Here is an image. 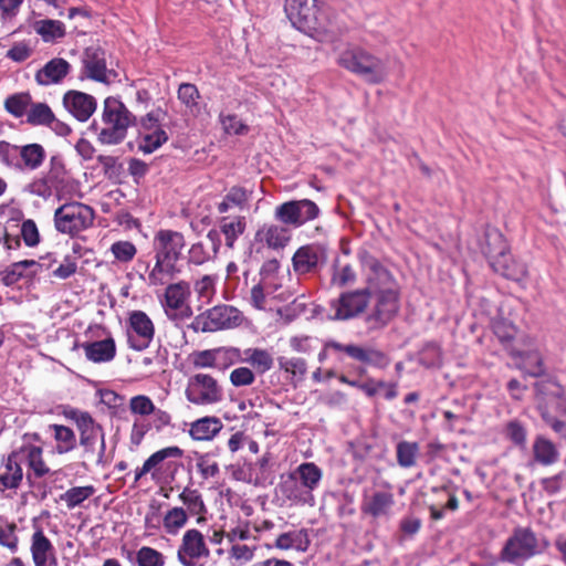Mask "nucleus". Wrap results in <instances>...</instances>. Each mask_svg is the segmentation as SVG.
<instances>
[{
	"label": "nucleus",
	"instance_id": "1",
	"mask_svg": "<svg viewBox=\"0 0 566 566\" xmlns=\"http://www.w3.org/2000/svg\"><path fill=\"white\" fill-rule=\"evenodd\" d=\"M285 13L297 30L322 43H333L346 32V24L326 6L308 0H285Z\"/></svg>",
	"mask_w": 566,
	"mask_h": 566
},
{
	"label": "nucleus",
	"instance_id": "2",
	"mask_svg": "<svg viewBox=\"0 0 566 566\" xmlns=\"http://www.w3.org/2000/svg\"><path fill=\"white\" fill-rule=\"evenodd\" d=\"M153 244L156 262L147 280L150 286H159L180 273L177 262L181 259L186 241L181 232L161 229L155 234Z\"/></svg>",
	"mask_w": 566,
	"mask_h": 566
},
{
	"label": "nucleus",
	"instance_id": "3",
	"mask_svg": "<svg viewBox=\"0 0 566 566\" xmlns=\"http://www.w3.org/2000/svg\"><path fill=\"white\" fill-rule=\"evenodd\" d=\"M549 545V541L544 535L536 534L528 526H517L500 551L499 560L514 566H524L528 559L544 554Z\"/></svg>",
	"mask_w": 566,
	"mask_h": 566
},
{
	"label": "nucleus",
	"instance_id": "4",
	"mask_svg": "<svg viewBox=\"0 0 566 566\" xmlns=\"http://www.w3.org/2000/svg\"><path fill=\"white\" fill-rule=\"evenodd\" d=\"M337 63L369 84H379L387 76L386 63L358 45H348L337 57Z\"/></svg>",
	"mask_w": 566,
	"mask_h": 566
},
{
	"label": "nucleus",
	"instance_id": "5",
	"mask_svg": "<svg viewBox=\"0 0 566 566\" xmlns=\"http://www.w3.org/2000/svg\"><path fill=\"white\" fill-rule=\"evenodd\" d=\"M485 243L482 247L483 253L489 259L494 272L502 276L520 282L527 275V268L523 262L515 260L507 250L503 235L496 231L485 233Z\"/></svg>",
	"mask_w": 566,
	"mask_h": 566
},
{
	"label": "nucleus",
	"instance_id": "6",
	"mask_svg": "<svg viewBox=\"0 0 566 566\" xmlns=\"http://www.w3.org/2000/svg\"><path fill=\"white\" fill-rule=\"evenodd\" d=\"M537 409L544 422L566 440V405L559 395V387L553 382L536 384Z\"/></svg>",
	"mask_w": 566,
	"mask_h": 566
},
{
	"label": "nucleus",
	"instance_id": "7",
	"mask_svg": "<svg viewBox=\"0 0 566 566\" xmlns=\"http://www.w3.org/2000/svg\"><path fill=\"white\" fill-rule=\"evenodd\" d=\"M94 210L82 202H66L54 211L55 229L63 234L75 237L88 229L94 221Z\"/></svg>",
	"mask_w": 566,
	"mask_h": 566
},
{
	"label": "nucleus",
	"instance_id": "8",
	"mask_svg": "<svg viewBox=\"0 0 566 566\" xmlns=\"http://www.w3.org/2000/svg\"><path fill=\"white\" fill-rule=\"evenodd\" d=\"M242 322L243 315L238 308L230 305H217L197 315L189 327L196 333H207L238 327Z\"/></svg>",
	"mask_w": 566,
	"mask_h": 566
},
{
	"label": "nucleus",
	"instance_id": "9",
	"mask_svg": "<svg viewBox=\"0 0 566 566\" xmlns=\"http://www.w3.org/2000/svg\"><path fill=\"white\" fill-rule=\"evenodd\" d=\"M185 396L195 406H212L223 400V389L209 374H195L187 380Z\"/></svg>",
	"mask_w": 566,
	"mask_h": 566
},
{
	"label": "nucleus",
	"instance_id": "10",
	"mask_svg": "<svg viewBox=\"0 0 566 566\" xmlns=\"http://www.w3.org/2000/svg\"><path fill=\"white\" fill-rule=\"evenodd\" d=\"M375 303L366 316L369 329H380L387 326L398 314L400 308L398 290L380 291L374 293Z\"/></svg>",
	"mask_w": 566,
	"mask_h": 566
},
{
	"label": "nucleus",
	"instance_id": "11",
	"mask_svg": "<svg viewBox=\"0 0 566 566\" xmlns=\"http://www.w3.org/2000/svg\"><path fill=\"white\" fill-rule=\"evenodd\" d=\"M190 295V284L186 281H179L166 287L163 306L170 321L184 322L192 316L193 312L188 303Z\"/></svg>",
	"mask_w": 566,
	"mask_h": 566
},
{
	"label": "nucleus",
	"instance_id": "12",
	"mask_svg": "<svg viewBox=\"0 0 566 566\" xmlns=\"http://www.w3.org/2000/svg\"><path fill=\"white\" fill-rule=\"evenodd\" d=\"M126 325L129 348L137 352L147 349L155 337V325L150 317L144 311H132Z\"/></svg>",
	"mask_w": 566,
	"mask_h": 566
},
{
	"label": "nucleus",
	"instance_id": "13",
	"mask_svg": "<svg viewBox=\"0 0 566 566\" xmlns=\"http://www.w3.org/2000/svg\"><path fill=\"white\" fill-rule=\"evenodd\" d=\"M319 208L310 199L291 200L277 206L274 217L285 226L298 228L304 223L316 219Z\"/></svg>",
	"mask_w": 566,
	"mask_h": 566
},
{
	"label": "nucleus",
	"instance_id": "14",
	"mask_svg": "<svg viewBox=\"0 0 566 566\" xmlns=\"http://www.w3.org/2000/svg\"><path fill=\"white\" fill-rule=\"evenodd\" d=\"M358 258L363 270L366 273L367 287L369 293H379L380 291L398 290L397 283L389 272L378 259L367 251H360Z\"/></svg>",
	"mask_w": 566,
	"mask_h": 566
},
{
	"label": "nucleus",
	"instance_id": "15",
	"mask_svg": "<svg viewBox=\"0 0 566 566\" xmlns=\"http://www.w3.org/2000/svg\"><path fill=\"white\" fill-rule=\"evenodd\" d=\"M210 555V548L199 530L190 528L184 533L177 549V559L181 566H197L201 559H208Z\"/></svg>",
	"mask_w": 566,
	"mask_h": 566
},
{
	"label": "nucleus",
	"instance_id": "16",
	"mask_svg": "<svg viewBox=\"0 0 566 566\" xmlns=\"http://www.w3.org/2000/svg\"><path fill=\"white\" fill-rule=\"evenodd\" d=\"M325 348L334 350L335 353H343L355 361L380 369L386 368L390 363L389 357L384 352L374 347H364L353 343L342 344L331 339L325 343Z\"/></svg>",
	"mask_w": 566,
	"mask_h": 566
},
{
	"label": "nucleus",
	"instance_id": "17",
	"mask_svg": "<svg viewBox=\"0 0 566 566\" xmlns=\"http://www.w3.org/2000/svg\"><path fill=\"white\" fill-rule=\"evenodd\" d=\"M370 297L369 289L365 287L342 293L332 302V307L335 310L334 318L348 321L359 316L366 311Z\"/></svg>",
	"mask_w": 566,
	"mask_h": 566
},
{
	"label": "nucleus",
	"instance_id": "18",
	"mask_svg": "<svg viewBox=\"0 0 566 566\" xmlns=\"http://www.w3.org/2000/svg\"><path fill=\"white\" fill-rule=\"evenodd\" d=\"M80 433V446L83 448L84 457H91L96 453V463L102 464L105 451V432L103 427L91 418L77 428Z\"/></svg>",
	"mask_w": 566,
	"mask_h": 566
},
{
	"label": "nucleus",
	"instance_id": "19",
	"mask_svg": "<svg viewBox=\"0 0 566 566\" xmlns=\"http://www.w3.org/2000/svg\"><path fill=\"white\" fill-rule=\"evenodd\" d=\"M136 116L125 106V104L113 96L104 101L102 124L116 126L127 132L128 127L135 125Z\"/></svg>",
	"mask_w": 566,
	"mask_h": 566
},
{
	"label": "nucleus",
	"instance_id": "20",
	"mask_svg": "<svg viewBox=\"0 0 566 566\" xmlns=\"http://www.w3.org/2000/svg\"><path fill=\"white\" fill-rule=\"evenodd\" d=\"M395 505L394 494L387 491H375L371 494L364 493L360 511L373 518H388Z\"/></svg>",
	"mask_w": 566,
	"mask_h": 566
},
{
	"label": "nucleus",
	"instance_id": "21",
	"mask_svg": "<svg viewBox=\"0 0 566 566\" xmlns=\"http://www.w3.org/2000/svg\"><path fill=\"white\" fill-rule=\"evenodd\" d=\"M63 104L66 111L77 120L86 122L96 109V99L80 91H69L64 94Z\"/></svg>",
	"mask_w": 566,
	"mask_h": 566
},
{
	"label": "nucleus",
	"instance_id": "22",
	"mask_svg": "<svg viewBox=\"0 0 566 566\" xmlns=\"http://www.w3.org/2000/svg\"><path fill=\"white\" fill-rule=\"evenodd\" d=\"M23 481V470L19 453L13 450L0 464V492L17 490Z\"/></svg>",
	"mask_w": 566,
	"mask_h": 566
},
{
	"label": "nucleus",
	"instance_id": "23",
	"mask_svg": "<svg viewBox=\"0 0 566 566\" xmlns=\"http://www.w3.org/2000/svg\"><path fill=\"white\" fill-rule=\"evenodd\" d=\"M221 247L220 233L217 230H210L206 241L193 243L188 251V263L202 265L213 259Z\"/></svg>",
	"mask_w": 566,
	"mask_h": 566
},
{
	"label": "nucleus",
	"instance_id": "24",
	"mask_svg": "<svg viewBox=\"0 0 566 566\" xmlns=\"http://www.w3.org/2000/svg\"><path fill=\"white\" fill-rule=\"evenodd\" d=\"M31 554L35 566H57L55 548L41 528L32 535Z\"/></svg>",
	"mask_w": 566,
	"mask_h": 566
},
{
	"label": "nucleus",
	"instance_id": "25",
	"mask_svg": "<svg viewBox=\"0 0 566 566\" xmlns=\"http://www.w3.org/2000/svg\"><path fill=\"white\" fill-rule=\"evenodd\" d=\"M83 65L85 75L96 82H107L105 51L98 46H90L84 51Z\"/></svg>",
	"mask_w": 566,
	"mask_h": 566
},
{
	"label": "nucleus",
	"instance_id": "26",
	"mask_svg": "<svg viewBox=\"0 0 566 566\" xmlns=\"http://www.w3.org/2000/svg\"><path fill=\"white\" fill-rule=\"evenodd\" d=\"M70 71L71 64L66 60L54 57L35 73V81L42 86L60 84Z\"/></svg>",
	"mask_w": 566,
	"mask_h": 566
},
{
	"label": "nucleus",
	"instance_id": "27",
	"mask_svg": "<svg viewBox=\"0 0 566 566\" xmlns=\"http://www.w3.org/2000/svg\"><path fill=\"white\" fill-rule=\"evenodd\" d=\"M533 461L543 467H549L559 461L558 447L543 434L535 437L532 446Z\"/></svg>",
	"mask_w": 566,
	"mask_h": 566
},
{
	"label": "nucleus",
	"instance_id": "28",
	"mask_svg": "<svg viewBox=\"0 0 566 566\" xmlns=\"http://www.w3.org/2000/svg\"><path fill=\"white\" fill-rule=\"evenodd\" d=\"M285 224H264L255 233V239L265 242L271 249H283L291 240V230Z\"/></svg>",
	"mask_w": 566,
	"mask_h": 566
},
{
	"label": "nucleus",
	"instance_id": "29",
	"mask_svg": "<svg viewBox=\"0 0 566 566\" xmlns=\"http://www.w3.org/2000/svg\"><path fill=\"white\" fill-rule=\"evenodd\" d=\"M46 158V151L41 144L19 145L18 171L38 170Z\"/></svg>",
	"mask_w": 566,
	"mask_h": 566
},
{
	"label": "nucleus",
	"instance_id": "30",
	"mask_svg": "<svg viewBox=\"0 0 566 566\" xmlns=\"http://www.w3.org/2000/svg\"><path fill=\"white\" fill-rule=\"evenodd\" d=\"M85 356L93 363H107L114 359L116 355V344L113 337L102 340L83 343Z\"/></svg>",
	"mask_w": 566,
	"mask_h": 566
},
{
	"label": "nucleus",
	"instance_id": "31",
	"mask_svg": "<svg viewBox=\"0 0 566 566\" xmlns=\"http://www.w3.org/2000/svg\"><path fill=\"white\" fill-rule=\"evenodd\" d=\"M42 175L56 196L63 192L69 185L67 170L61 155H53L50 158L49 169Z\"/></svg>",
	"mask_w": 566,
	"mask_h": 566
},
{
	"label": "nucleus",
	"instance_id": "32",
	"mask_svg": "<svg viewBox=\"0 0 566 566\" xmlns=\"http://www.w3.org/2000/svg\"><path fill=\"white\" fill-rule=\"evenodd\" d=\"M41 268L34 260L18 261L1 272V281L6 286H11L22 277L35 276Z\"/></svg>",
	"mask_w": 566,
	"mask_h": 566
},
{
	"label": "nucleus",
	"instance_id": "33",
	"mask_svg": "<svg viewBox=\"0 0 566 566\" xmlns=\"http://www.w3.org/2000/svg\"><path fill=\"white\" fill-rule=\"evenodd\" d=\"M15 452L20 455L21 464L27 463L36 478H42L50 472L49 467L43 461L41 447L28 443L15 449Z\"/></svg>",
	"mask_w": 566,
	"mask_h": 566
},
{
	"label": "nucleus",
	"instance_id": "34",
	"mask_svg": "<svg viewBox=\"0 0 566 566\" xmlns=\"http://www.w3.org/2000/svg\"><path fill=\"white\" fill-rule=\"evenodd\" d=\"M223 428L222 421L212 416H206L190 423L189 436L196 441L212 440Z\"/></svg>",
	"mask_w": 566,
	"mask_h": 566
},
{
	"label": "nucleus",
	"instance_id": "35",
	"mask_svg": "<svg viewBox=\"0 0 566 566\" xmlns=\"http://www.w3.org/2000/svg\"><path fill=\"white\" fill-rule=\"evenodd\" d=\"M318 248L303 245L296 250L292 258L293 269L297 274H306L314 271L318 264Z\"/></svg>",
	"mask_w": 566,
	"mask_h": 566
},
{
	"label": "nucleus",
	"instance_id": "36",
	"mask_svg": "<svg viewBox=\"0 0 566 566\" xmlns=\"http://www.w3.org/2000/svg\"><path fill=\"white\" fill-rule=\"evenodd\" d=\"M310 544L311 541L308 537V533L304 528L282 533L281 535L277 536L275 541V547L283 551L294 548L300 552H305L307 551Z\"/></svg>",
	"mask_w": 566,
	"mask_h": 566
},
{
	"label": "nucleus",
	"instance_id": "37",
	"mask_svg": "<svg viewBox=\"0 0 566 566\" xmlns=\"http://www.w3.org/2000/svg\"><path fill=\"white\" fill-rule=\"evenodd\" d=\"M184 451L176 446L160 449L153 453L143 464L140 469L135 472V482L139 481L145 474L155 469L158 464L168 458H181Z\"/></svg>",
	"mask_w": 566,
	"mask_h": 566
},
{
	"label": "nucleus",
	"instance_id": "38",
	"mask_svg": "<svg viewBox=\"0 0 566 566\" xmlns=\"http://www.w3.org/2000/svg\"><path fill=\"white\" fill-rule=\"evenodd\" d=\"M282 494L290 501L307 503L313 500V494L306 491L292 472L280 484Z\"/></svg>",
	"mask_w": 566,
	"mask_h": 566
},
{
	"label": "nucleus",
	"instance_id": "39",
	"mask_svg": "<svg viewBox=\"0 0 566 566\" xmlns=\"http://www.w3.org/2000/svg\"><path fill=\"white\" fill-rule=\"evenodd\" d=\"M243 361L251 365L256 373L265 374L269 371L274 364L273 356L270 352L263 348H247L244 352Z\"/></svg>",
	"mask_w": 566,
	"mask_h": 566
},
{
	"label": "nucleus",
	"instance_id": "40",
	"mask_svg": "<svg viewBox=\"0 0 566 566\" xmlns=\"http://www.w3.org/2000/svg\"><path fill=\"white\" fill-rule=\"evenodd\" d=\"M50 430L53 432L56 442L55 451L59 454H64L73 451L77 446L75 432L63 424H51Z\"/></svg>",
	"mask_w": 566,
	"mask_h": 566
},
{
	"label": "nucleus",
	"instance_id": "41",
	"mask_svg": "<svg viewBox=\"0 0 566 566\" xmlns=\"http://www.w3.org/2000/svg\"><path fill=\"white\" fill-rule=\"evenodd\" d=\"M292 473L296 475L298 482L310 493L317 488L322 479V470L313 462L300 464Z\"/></svg>",
	"mask_w": 566,
	"mask_h": 566
},
{
	"label": "nucleus",
	"instance_id": "42",
	"mask_svg": "<svg viewBox=\"0 0 566 566\" xmlns=\"http://www.w3.org/2000/svg\"><path fill=\"white\" fill-rule=\"evenodd\" d=\"M247 228L245 217L238 216L234 218L224 217L221 220L220 230L224 235L226 245L230 249L234 247L237 239L243 234Z\"/></svg>",
	"mask_w": 566,
	"mask_h": 566
},
{
	"label": "nucleus",
	"instance_id": "43",
	"mask_svg": "<svg viewBox=\"0 0 566 566\" xmlns=\"http://www.w3.org/2000/svg\"><path fill=\"white\" fill-rule=\"evenodd\" d=\"M420 452L418 442L401 440L396 446V459L399 467L409 469L416 465Z\"/></svg>",
	"mask_w": 566,
	"mask_h": 566
},
{
	"label": "nucleus",
	"instance_id": "44",
	"mask_svg": "<svg viewBox=\"0 0 566 566\" xmlns=\"http://www.w3.org/2000/svg\"><path fill=\"white\" fill-rule=\"evenodd\" d=\"M177 97L187 112L191 115H198L200 112L199 99L201 97L199 90L192 83H181L177 91Z\"/></svg>",
	"mask_w": 566,
	"mask_h": 566
},
{
	"label": "nucleus",
	"instance_id": "45",
	"mask_svg": "<svg viewBox=\"0 0 566 566\" xmlns=\"http://www.w3.org/2000/svg\"><path fill=\"white\" fill-rule=\"evenodd\" d=\"M35 32L43 41L51 42L65 35L64 24L59 20L44 19L34 22Z\"/></svg>",
	"mask_w": 566,
	"mask_h": 566
},
{
	"label": "nucleus",
	"instance_id": "46",
	"mask_svg": "<svg viewBox=\"0 0 566 566\" xmlns=\"http://www.w3.org/2000/svg\"><path fill=\"white\" fill-rule=\"evenodd\" d=\"M188 522V513L176 506L167 511L163 517V526L167 534L176 535Z\"/></svg>",
	"mask_w": 566,
	"mask_h": 566
},
{
	"label": "nucleus",
	"instance_id": "47",
	"mask_svg": "<svg viewBox=\"0 0 566 566\" xmlns=\"http://www.w3.org/2000/svg\"><path fill=\"white\" fill-rule=\"evenodd\" d=\"M433 492H437L442 497L447 499V503L444 505L439 506L438 504H429L428 509L430 512V517L434 521H439L444 516V510L457 511L459 507L458 497L449 491L448 488L443 486L441 489H433Z\"/></svg>",
	"mask_w": 566,
	"mask_h": 566
},
{
	"label": "nucleus",
	"instance_id": "48",
	"mask_svg": "<svg viewBox=\"0 0 566 566\" xmlns=\"http://www.w3.org/2000/svg\"><path fill=\"white\" fill-rule=\"evenodd\" d=\"M248 200V191L242 187L234 186L230 188V190L224 196L223 200L220 203H218L217 209L220 213H224L233 207L243 208L247 205Z\"/></svg>",
	"mask_w": 566,
	"mask_h": 566
},
{
	"label": "nucleus",
	"instance_id": "49",
	"mask_svg": "<svg viewBox=\"0 0 566 566\" xmlns=\"http://www.w3.org/2000/svg\"><path fill=\"white\" fill-rule=\"evenodd\" d=\"M521 358L520 368L531 377H539L545 374L543 359L537 352H525L518 354Z\"/></svg>",
	"mask_w": 566,
	"mask_h": 566
},
{
	"label": "nucleus",
	"instance_id": "50",
	"mask_svg": "<svg viewBox=\"0 0 566 566\" xmlns=\"http://www.w3.org/2000/svg\"><path fill=\"white\" fill-rule=\"evenodd\" d=\"M179 500L187 506V513L190 515H201L207 511L198 490L185 488L179 494Z\"/></svg>",
	"mask_w": 566,
	"mask_h": 566
},
{
	"label": "nucleus",
	"instance_id": "51",
	"mask_svg": "<svg viewBox=\"0 0 566 566\" xmlns=\"http://www.w3.org/2000/svg\"><path fill=\"white\" fill-rule=\"evenodd\" d=\"M503 433L505 438L517 448H526L527 430L520 420L513 419L506 422L503 429Z\"/></svg>",
	"mask_w": 566,
	"mask_h": 566
},
{
	"label": "nucleus",
	"instance_id": "52",
	"mask_svg": "<svg viewBox=\"0 0 566 566\" xmlns=\"http://www.w3.org/2000/svg\"><path fill=\"white\" fill-rule=\"evenodd\" d=\"M95 492L92 485L74 486L69 489L65 493L60 495L61 501H64L70 510L81 505L85 500L91 497Z\"/></svg>",
	"mask_w": 566,
	"mask_h": 566
},
{
	"label": "nucleus",
	"instance_id": "53",
	"mask_svg": "<svg viewBox=\"0 0 566 566\" xmlns=\"http://www.w3.org/2000/svg\"><path fill=\"white\" fill-rule=\"evenodd\" d=\"M78 250H80V245L74 244L73 253L66 254L63 258L62 263L55 270H53L52 275L54 277H57L60 280H66L76 273L77 261L80 259V256L77 254Z\"/></svg>",
	"mask_w": 566,
	"mask_h": 566
},
{
	"label": "nucleus",
	"instance_id": "54",
	"mask_svg": "<svg viewBox=\"0 0 566 566\" xmlns=\"http://www.w3.org/2000/svg\"><path fill=\"white\" fill-rule=\"evenodd\" d=\"M31 104V96L29 93H19L10 95L4 101V109L14 117H22Z\"/></svg>",
	"mask_w": 566,
	"mask_h": 566
},
{
	"label": "nucleus",
	"instance_id": "55",
	"mask_svg": "<svg viewBox=\"0 0 566 566\" xmlns=\"http://www.w3.org/2000/svg\"><path fill=\"white\" fill-rule=\"evenodd\" d=\"M27 120L31 125H51L55 118L46 104L36 103L29 111Z\"/></svg>",
	"mask_w": 566,
	"mask_h": 566
},
{
	"label": "nucleus",
	"instance_id": "56",
	"mask_svg": "<svg viewBox=\"0 0 566 566\" xmlns=\"http://www.w3.org/2000/svg\"><path fill=\"white\" fill-rule=\"evenodd\" d=\"M166 557L159 551L143 546L136 553L137 566H165Z\"/></svg>",
	"mask_w": 566,
	"mask_h": 566
},
{
	"label": "nucleus",
	"instance_id": "57",
	"mask_svg": "<svg viewBox=\"0 0 566 566\" xmlns=\"http://www.w3.org/2000/svg\"><path fill=\"white\" fill-rule=\"evenodd\" d=\"M495 336L503 344L512 342L517 333V327L504 317H496L492 322Z\"/></svg>",
	"mask_w": 566,
	"mask_h": 566
},
{
	"label": "nucleus",
	"instance_id": "58",
	"mask_svg": "<svg viewBox=\"0 0 566 566\" xmlns=\"http://www.w3.org/2000/svg\"><path fill=\"white\" fill-rule=\"evenodd\" d=\"M167 140V133L161 128H157L156 130L146 134L142 138V142L138 145V149L144 154H151Z\"/></svg>",
	"mask_w": 566,
	"mask_h": 566
},
{
	"label": "nucleus",
	"instance_id": "59",
	"mask_svg": "<svg viewBox=\"0 0 566 566\" xmlns=\"http://www.w3.org/2000/svg\"><path fill=\"white\" fill-rule=\"evenodd\" d=\"M0 163L7 168L18 171L19 167V145L7 140H0Z\"/></svg>",
	"mask_w": 566,
	"mask_h": 566
},
{
	"label": "nucleus",
	"instance_id": "60",
	"mask_svg": "<svg viewBox=\"0 0 566 566\" xmlns=\"http://www.w3.org/2000/svg\"><path fill=\"white\" fill-rule=\"evenodd\" d=\"M280 369L291 374L294 377L303 378L307 371V364L304 358L301 357H279L277 358Z\"/></svg>",
	"mask_w": 566,
	"mask_h": 566
},
{
	"label": "nucleus",
	"instance_id": "61",
	"mask_svg": "<svg viewBox=\"0 0 566 566\" xmlns=\"http://www.w3.org/2000/svg\"><path fill=\"white\" fill-rule=\"evenodd\" d=\"M543 491L554 496L566 490V471H560L555 475L544 478L541 480Z\"/></svg>",
	"mask_w": 566,
	"mask_h": 566
},
{
	"label": "nucleus",
	"instance_id": "62",
	"mask_svg": "<svg viewBox=\"0 0 566 566\" xmlns=\"http://www.w3.org/2000/svg\"><path fill=\"white\" fill-rule=\"evenodd\" d=\"M127 136V132L119 129L116 126L103 124L99 133L97 134V140L103 145H118Z\"/></svg>",
	"mask_w": 566,
	"mask_h": 566
},
{
	"label": "nucleus",
	"instance_id": "63",
	"mask_svg": "<svg viewBox=\"0 0 566 566\" xmlns=\"http://www.w3.org/2000/svg\"><path fill=\"white\" fill-rule=\"evenodd\" d=\"M24 190L33 196L44 200L50 199L55 193L48 184L43 175L34 177L24 188Z\"/></svg>",
	"mask_w": 566,
	"mask_h": 566
},
{
	"label": "nucleus",
	"instance_id": "64",
	"mask_svg": "<svg viewBox=\"0 0 566 566\" xmlns=\"http://www.w3.org/2000/svg\"><path fill=\"white\" fill-rule=\"evenodd\" d=\"M155 405L148 396L138 395L129 400V410L134 415L149 416L154 411Z\"/></svg>",
	"mask_w": 566,
	"mask_h": 566
}]
</instances>
